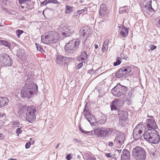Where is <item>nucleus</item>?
<instances>
[{
  "label": "nucleus",
  "instance_id": "45",
  "mask_svg": "<svg viewBox=\"0 0 160 160\" xmlns=\"http://www.w3.org/2000/svg\"><path fill=\"white\" fill-rule=\"evenodd\" d=\"M150 49L151 50H153L156 48V47L154 45H151L150 47Z\"/></svg>",
  "mask_w": 160,
  "mask_h": 160
},
{
  "label": "nucleus",
  "instance_id": "49",
  "mask_svg": "<svg viewBox=\"0 0 160 160\" xmlns=\"http://www.w3.org/2000/svg\"><path fill=\"white\" fill-rule=\"evenodd\" d=\"M5 115V113H0V118H2L4 117V116Z\"/></svg>",
  "mask_w": 160,
  "mask_h": 160
},
{
  "label": "nucleus",
  "instance_id": "46",
  "mask_svg": "<svg viewBox=\"0 0 160 160\" xmlns=\"http://www.w3.org/2000/svg\"><path fill=\"white\" fill-rule=\"evenodd\" d=\"M82 65H83V63L82 62L79 63L78 64V65L77 67V68L78 69H80L81 67H82Z\"/></svg>",
  "mask_w": 160,
  "mask_h": 160
},
{
  "label": "nucleus",
  "instance_id": "9",
  "mask_svg": "<svg viewBox=\"0 0 160 160\" xmlns=\"http://www.w3.org/2000/svg\"><path fill=\"white\" fill-rule=\"evenodd\" d=\"M118 118L119 119V125L123 126L128 118V112L124 111H119L118 113Z\"/></svg>",
  "mask_w": 160,
  "mask_h": 160
},
{
  "label": "nucleus",
  "instance_id": "13",
  "mask_svg": "<svg viewBox=\"0 0 160 160\" xmlns=\"http://www.w3.org/2000/svg\"><path fill=\"white\" fill-rule=\"evenodd\" d=\"M120 30L119 34L123 37H126L128 35V28H126L124 25L122 27H119Z\"/></svg>",
  "mask_w": 160,
  "mask_h": 160
},
{
  "label": "nucleus",
  "instance_id": "19",
  "mask_svg": "<svg viewBox=\"0 0 160 160\" xmlns=\"http://www.w3.org/2000/svg\"><path fill=\"white\" fill-rule=\"evenodd\" d=\"M94 134L98 136L102 137L106 136L108 131H93Z\"/></svg>",
  "mask_w": 160,
  "mask_h": 160
},
{
  "label": "nucleus",
  "instance_id": "5",
  "mask_svg": "<svg viewBox=\"0 0 160 160\" xmlns=\"http://www.w3.org/2000/svg\"><path fill=\"white\" fill-rule=\"evenodd\" d=\"M23 109L27 111L25 117L27 121L31 123L34 121L36 119V108L33 106H31L24 107Z\"/></svg>",
  "mask_w": 160,
  "mask_h": 160
},
{
  "label": "nucleus",
  "instance_id": "7",
  "mask_svg": "<svg viewBox=\"0 0 160 160\" xmlns=\"http://www.w3.org/2000/svg\"><path fill=\"white\" fill-rule=\"evenodd\" d=\"M127 90V87L121 85L120 83H118L112 89L111 92L115 96L120 97L124 95Z\"/></svg>",
  "mask_w": 160,
  "mask_h": 160
},
{
  "label": "nucleus",
  "instance_id": "1",
  "mask_svg": "<svg viewBox=\"0 0 160 160\" xmlns=\"http://www.w3.org/2000/svg\"><path fill=\"white\" fill-rule=\"evenodd\" d=\"M59 34L56 32L51 31L44 34L42 37V42L46 44L58 43L59 41Z\"/></svg>",
  "mask_w": 160,
  "mask_h": 160
},
{
  "label": "nucleus",
  "instance_id": "27",
  "mask_svg": "<svg viewBox=\"0 0 160 160\" xmlns=\"http://www.w3.org/2000/svg\"><path fill=\"white\" fill-rule=\"evenodd\" d=\"M152 1L151 0H145L144 2V4L145 7H147L149 8L151 7Z\"/></svg>",
  "mask_w": 160,
  "mask_h": 160
},
{
  "label": "nucleus",
  "instance_id": "40",
  "mask_svg": "<svg viewBox=\"0 0 160 160\" xmlns=\"http://www.w3.org/2000/svg\"><path fill=\"white\" fill-rule=\"evenodd\" d=\"M116 106H117L116 105H115L114 104H112L111 105V110H113L116 109Z\"/></svg>",
  "mask_w": 160,
  "mask_h": 160
},
{
  "label": "nucleus",
  "instance_id": "47",
  "mask_svg": "<svg viewBox=\"0 0 160 160\" xmlns=\"http://www.w3.org/2000/svg\"><path fill=\"white\" fill-rule=\"evenodd\" d=\"M121 149H120V150L116 149L115 150V152L116 153H118V154H119L121 153Z\"/></svg>",
  "mask_w": 160,
  "mask_h": 160
},
{
  "label": "nucleus",
  "instance_id": "55",
  "mask_svg": "<svg viewBox=\"0 0 160 160\" xmlns=\"http://www.w3.org/2000/svg\"><path fill=\"white\" fill-rule=\"evenodd\" d=\"M3 137V135L2 134L0 133V139H2Z\"/></svg>",
  "mask_w": 160,
  "mask_h": 160
},
{
  "label": "nucleus",
  "instance_id": "36",
  "mask_svg": "<svg viewBox=\"0 0 160 160\" xmlns=\"http://www.w3.org/2000/svg\"><path fill=\"white\" fill-rule=\"evenodd\" d=\"M120 101L118 99L115 100L113 101L112 102V104H114L116 106L118 105L119 104Z\"/></svg>",
  "mask_w": 160,
  "mask_h": 160
},
{
  "label": "nucleus",
  "instance_id": "29",
  "mask_svg": "<svg viewBox=\"0 0 160 160\" xmlns=\"http://www.w3.org/2000/svg\"><path fill=\"white\" fill-rule=\"evenodd\" d=\"M146 128L145 126L144 125L142 124H139L136 126L134 130L135 129H137L138 130H143L145 129Z\"/></svg>",
  "mask_w": 160,
  "mask_h": 160
},
{
  "label": "nucleus",
  "instance_id": "25",
  "mask_svg": "<svg viewBox=\"0 0 160 160\" xmlns=\"http://www.w3.org/2000/svg\"><path fill=\"white\" fill-rule=\"evenodd\" d=\"M28 5L27 3H24L21 4L20 8L22 11H26L28 9Z\"/></svg>",
  "mask_w": 160,
  "mask_h": 160
},
{
  "label": "nucleus",
  "instance_id": "41",
  "mask_svg": "<svg viewBox=\"0 0 160 160\" xmlns=\"http://www.w3.org/2000/svg\"><path fill=\"white\" fill-rule=\"evenodd\" d=\"M19 1V3L20 4H22L26 2H28L29 1H30L31 0H18Z\"/></svg>",
  "mask_w": 160,
  "mask_h": 160
},
{
  "label": "nucleus",
  "instance_id": "24",
  "mask_svg": "<svg viewBox=\"0 0 160 160\" xmlns=\"http://www.w3.org/2000/svg\"><path fill=\"white\" fill-rule=\"evenodd\" d=\"M72 7L70 6L66 5L65 6V12L66 14H68L73 11Z\"/></svg>",
  "mask_w": 160,
  "mask_h": 160
},
{
  "label": "nucleus",
  "instance_id": "22",
  "mask_svg": "<svg viewBox=\"0 0 160 160\" xmlns=\"http://www.w3.org/2000/svg\"><path fill=\"white\" fill-rule=\"evenodd\" d=\"M87 54L86 52L84 51L82 52L80 56L78 57L77 59L79 61H81L87 59Z\"/></svg>",
  "mask_w": 160,
  "mask_h": 160
},
{
  "label": "nucleus",
  "instance_id": "11",
  "mask_svg": "<svg viewBox=\"0 0 160 160\" xmlns=\"http://www.w3.org/2000/svg\"><path fill=\"white\" fill-rule=\"evenodd\" d=\"M0 61L6 66H10L12 63V61L10 56L6 54H3L0 56Z\"/></svg>",
  "mask_w": 160,
  "mask_h": 160
},
{
  "label": "nucleus",
  "instance_id": "28",
  "mask_svg": "<svg viewBox=\"0 0 160 160\" xmlns=\"http://www.w3.org/2000/svg\"><path fill=\"white\" fill-rule=\"evenodd\" d=\"M123 68L125 72H126V74L130 73L132 70V68L130 66L123 67Z\"/></svg>",
  "mask_w": 160,
  "mask_h": 160
},
{
  "label": "nucleus",
  "instance_id": "54",
  "mask_svg": "<svg viewBox=\"0 0 160 160\" xmlns=\"http://www.w3.org/2000/svg\"><path fill=\"white\" fill-rule=\"evenodd\" d=\"M22 132V131H16V132L17 134H18V136L19 134L21 133Z\"/></svg>",
  "mask_w": 160,
  "mask_h": 160
},
{
  "label": "nucleus",
  "instance_id": "51",
  "mask_svg": "<svg viewBox=\"0 0 160 160\" xmlns=\"http://www.w3.org/2000/svg\"><path fill=\"white\" fill-rule=\"evenodd\" d=\"M108 145L110 146H112L113 145V143L112 142H108Z\"/></svg>",
  "mask_w": 160,
  "mask_h": 160
},
{
  "label": "nucleus",
  "instance_id": "23",
  "mask_svg": "<svg viewBox=\"0 0 160 160\" xmlns=\"http://www.w3.org/2000/svg\"><path fill=\"white\" fill-rule=\"evenodd\" d=\"M80 35L83 37H85L87 39L90 36V32L88 29H83L81 30Z\"/></svg>",
  "mask_w": 160,
  "mask_h": 160
},
{
  "label": "nucleus",
  "instance_id": "42",
  "mask_svg": "<svg viewBox=\"0 0 160 160\" xmlns=\"http://www.w3.org/2000/svg\"><path fill=\"white\" fill-rule=\"evenodd\" d=\"M48 4L46 0H44L43 2L41 3V6H44Z\"/></svg>",
  "mask_w": 160,
  "mask_h": 160
},
{
  "label": "nucleus",
  "instance_id": "20",
  "mask_svg": "<svg viewBox=\"0 0 160 160\" xmlns=\"http://www.w3.org/2000/svg\"><path fill=\"white\" fill-rule=\"evenodd\" d=\"M109 42L108 39H106L104 41L102 49V51L103 52H106L107 51L108 49Z\"/></svg>",
  "mask_w": 160,
  "mask_h": 160
},
{
  "label": "nucleus",
  "instance_id": "33",
  "mask_svg": "<svg viewBox=\"0 0 160 160\" xmlns=\"http://www.w3.org/2000/svg\"><path fill=\"white\" fill-rule=\"evenodd\" d=\"M23 32V31L22 30L18 29L16 31V33L17 36L19 38L20 35Z\"/></svg>",
  "mask_w": 160,
  "mask_h": 160
},
{
  "label": "nucleus",
  "instance_id": "32",
  "mask_svg": "<svg viewBox=\"0 0 160 160\" xmlns=\"http://www.w3.org/2000/svg\"><path fill=\"white\" fill-rule=\"evenodd\" d=\"M1 43L3 45H4V46L6 47H10V44L6 41L2 40L1 41Z\"/></svg>",
  "mask_w": 160,
  "mask_h": 160
},
{
  "label": "nucleus",
  "instance_id": "53",
  "mask_svg": "<svg viewBox=\"0 0 160 160\" xmlns=\"http://www.w3.org/2000/svg\"><path fill=\"white\" fill-rule=\"evenodd\" d=\"M111 154H110V153H107L106 154V156L107 157L111 158Z\"/></svg>",
  "mask_w": 160,
  "mask_h": 160
},
{
  "label": "nucleus",
  "instance_id": "62",
  "mask_svg": "<svg viewBox=\"0 0 160 160\" xmlns=\"http://www.w3.org/2000/svg\"><path fill=\"white\" fill-rule=\"evenodd\" d=\"M158 22L159 24H160V18L158 20Z\"/></svg>",
  "mask_w": 160,
  "mask_h": 160
},
{
  "label": "nucleus",
  "instance_id": "43",
  "mask_svg": "<svg viewBox=\"0 0 160 160\" xmlns=\"http://www.w3.org/2000/svg\"><path fill=\"white\" fill-rule=\"evenodd\" d=\"M31 145V142H28L25 145V148L28 149L30 148Z\"/></svg>",
  "mask_w": 160,
  "mask_h": 160
},
{
  "label": "nucleus",
  "instance_id": "63",
  "mask_svg": "<svg viewBox=\"0 0 160 160\" xmlns=\"http://www.w3.org/2000/svg\"><path fill=\"white\" fill-rule=\"evenodd\" d=\"M20 128H17L16 129V130H20Z\"/></svg>",
  "mask_w": 160,
  "mask_h": 160
},
{
  "label": "nucleus",
  "instance_id": "60",
  "mask_svg": "<svg viewBox=\"0 0 160 160\" xmlns=\"http://www.w3.org/2000/svg\"><path fill=\"white\" fill-rule=\"evenodd\" d=\"M125 8H128V7L125 6V7H123V8H122V9L123 10H124V8L125 9Z\"/></svg>",
  "mask_w": 160,
  "mask_h": 160
},
{
  "label": "nucleus",
  "instance_id": "35",
  "mask_svg": "<svg viewBox=\"0 0 160 160\" xmlns=\"http://www.w3.org/2000/svg\"><path fill=\"white\" fill-rule=\"evenodd\" d=\"M19 123L18 122H12V127L13 129H15V128H18V127Z\"/></svg>",
  "mask_w": 160,
  "mask_h": 160
},
{
  "label": "nucleus",
  "instance_id": "21",
  "mask_svg": "<svg viewBox=\"0 0 160 160\" xmlns=\"http://www.w3.org/2000/svg\"><path fill=\"white\" fill-rule=\"evenodd\" d=\"M126 72L123 70V68L120 69L116 73V76L118 78H120L125 75Z\"/></svg>",
  "mask_w": 160,
  "mask_h": 160
},
{
  "label": "nucleus",
  "instance_id": "15",
  "mask_svg": "<svg viewBox=\"0 0 160 160\" xmlns=\"http://www.w3.org/2000/svg\"><path fill=\"white\" fill-rule=\"evenodd\" d=\"M130 155L129 152L127 149H124L121 155V160H130Z\"/></svg>",
  "mask_w": 160,
  "mask_h": 160
},
{
  "label": "nucleus",
  "instance_id": "18",
  "mask_svg": "<svg viewBox=\"0 0 160 160\" xmlns=\"http://www.w3.org/2000/svg\"><path fill=\"white\" fill-rule=\"evenodd\" d=\"M60 28H61L63 31H65V32H62V35L63 37H66L68 35V30H69V27H68L67 25L64 24H62L60 26Z\"/></svg>",
  "mask_w": 160,
  "mask_h": 160
},
{
  "label": "nucleus",
  "instance_id": "50",
  "mask_svg": "<svg viewBox=\"0 0 160 160\" xmlns=\"http://www.w3.org/2000/svg\"><path fill=\"white\" fill-rule=\"evenodd\" d=\"M73 141L75 142H77L78 143H79L80 142V141L77 139H74L73 140Z\"/></svg>",
  "mask_w": 160,
  "mask_h": 160
},
{
  "label": "nucleus",
  "instance_id": "14",
  "mask_svg": "<svg viewBox=\"0 0 160 160\" xmlns=\"http://www.w3.org/2000/svg\"><path fill=\"white\" fill-rule=\"evenodd\" d=\"M107 7L104 4H102L100 7L99 13L102 17H104L107 15Z\"/></svg>",
  "mask_w": 160,
  "mask_h": 160
},
{
  "label": "nucleus",
  "instance_id": "58",
  "mask_svg": "<svg viewBox=\"0 0 160 160\" xmlns=\"http://www.w3.org/2000/svg\"><path fill=\"white\" fill-rule=\"evenodd\" d=\"M93 71V70H92L91 69V70H89V71H88V73H90H90H91L92 71Z\"/></svg>",
  "mask_w": 160,
  "mask_h": 160
},
{
  "label": "nucleus",
  "instance_id": "39",
  "mask_svg": "<svg viewBox=\"0 0 160 160\" xmlns=\"http://www.w3.org/2000/svg\"><path fill=\"white\" fill-rule=\"evenodd\" d=\"M36 45L37 49L39 51H41L42 49L41 46L38 44L36 43Z\"/></svg>",
  "mask_w": 160,
  "mask_h": 160
},
{
  "label": "nucleus",
  "instance_id": "44",
  "mask_svg": "<svg viewBox=\"0 0 160 160\" xmlns=\"http://www.w3.org/2000/svg\"><path fill=\"white\" fill-rule=\"evenodd\" d=\"M71 154H69L66 157V158L68 160H70L72 158Z\"/></svg>",
  "mask_w": 160,
  "mask_h": 160
},
{
  "label": "nucleus",
  "instance_id": "6",
  "mask_svg": "<svg viewBox=\"0 0 160 160\" xmlns=\"http://www.w3.org/2000/svg\"><path fill=\"white\" fill-rule=\"evenodd\" d=\"M80 41L78 39H74L70 40L66 45L65 50L67 52L77 50L78 48Z\"/></svg>",
  "mask_w": 160,
  "mask_h": 160
},
{
  "label": "nucleus",
  "instance_id": "10",
  "mask_svg": "<svg viewBox=\"0 0 160 160\" xmlns=\"http://www.w3.org/2000/svg\"><path fill=\"white\" fill-rule=\"evenodd\" d=\"M84 113L85 117L91 124L92 125L96 122V119L95 117L91 115L90 111L88 110L86 108H84Z\"/></svg>",
  "mask_w": 160,
  "mask_h": 160
},
{
  "label": "nucleus",
  "instance_id": "12",
  "mask_svg": "<svg viewBox=\"0 0 160 160\" xmlns=\"http://www.w3.org/2000/svg\"><path fill=\"white\" fill-rule=\"evenodd\" d=\"M148 117L151 118L152 119H147L146 120L147 127L148 129V130H151L152 129H156L157 126L153 119L152 116H148Z\"/></svg>",
  "mask_w": 160,
  "mask_h": 160
},
{
  "label": "nucleus",
  "instance_id": "57",
  "mask_svg": "<svg viewBox=\"0 0 160 160\" xmlns=\"http://www.w3.org/2000/svg\"><path fill=\"white\" fill-rule=\"evenodd\" d=\"M60 145V143H58V144H57V145L56 146V147H55V148H56V149L58 148V147H59V146Z\"/></svg>",
  "mask_w": 160,
  "mask_h": 160
},
{
  "label": "nucleus",
  "instance_id": "30",
  "mask_svg": "<svg viewBox=\"0 0 160 160\" xmlns=\"http://www.w3.org/2000/svg\"><path fill=\"white\" fill-rule=\"evenodd\" d=\"M122 60L121 58L120 57H117V60L116 62H114L113 64V65L114 66H116L117 65H119L121 63V60Z\"/></svg>",
  "mask_w": 160,
  "mask_h": 160
},
{
  "label": "nucleus",
  "instance_id": "52",
  "mask_svg": "<svg viewBox=\"0 0 160 160\" xmlns=\"http://www.w3.org/2000/svg\"><path fill=\"white\" fill-rule=\"evenodd\" d=\"M30 140L31 141L30 142H31V144H34V143L35 142L34 140H32V138H30Z\"/></svg>",
  "mask_w": 160,
  "mask_h": 160
},
{
  "label": "nucleus",
  "instance_id": "38",
  "mask_svg": "<svg viewBox=\"0 0 160 160\" xmlns=\"http://www.w3.org/2000/svg\"><path fill=\"white\" fill-rule=\"evenodd\" d=\"M96 158L95 157L88 156L87 158V160H96Z\"/></svg>",
  "mask_w": 160,
  "mask_h": 160
},
{
  "label": "nucleus",
  "instance_id": "26",
  "mask_svg": "<svg viewBox=\"0 0 160 160\" xmlns=\"http://www.w3.org/2000/svg\"><path fill=\"white\" fill-rule=\"evenodd\" d=\"M64 59V57L61 55H58L56 58V62L57 64H60Z\"/></svg>",
  "mask_w": 160,
  "mask_h": 160
},
{
  "label": "nucleus",
  "instance_id": "48",
  "mask_svg": "<svg viewBox=\"0 0 160 160\" xmlns=\"http://www.w3.org/2000/svg\"><path fill=\"white\" fill-rule=\"evenodd\" d=\"M52 2L56 4H59V2L57 0H52Z\"/></svg>",
  "mask_w": 160,
  "mask_h": 160
},
{
  "label": "nucleus",
  "instance_id": "59",
  "mask_svg": "<svg viewBox=\"0 0 160 160\" xmlns=\"http://www.w3.org/2000/svg\"><path fill=\"white\" fill-rule=\"evenodd\" d=\"M95 48L96 49H97L98 48V46L97 44H95Z\"/></svg>",
  "mask_w": 160,
  "mask_h": 160
},
{
  "label": "nucleus",
  "instance_id": "16",
  "mask_svg": "<svg viewBox=\"0 0 160 160\" xmlns=\"http://www.w3.org/2000/svg\"><path fill=\"white\" fill-rule=\"evenodd\" d=\"M9 102L8 98L6 97H0V108L7 106Z\"/></svg>",
  "mask_w": 160,
  "mask_h": 160
},
{
  "label": "nucleus",
  "instance_id": "3",
  "mask_svg": "<svg viewBox=\"0 0 160 160\" xmlns=\"http://www.w3.org/2000/svg\"><path fill=\"white\" fill-rule=\"evenodd\" d=\"M33 87H36L37 91H38V87L35 83H31L28 84L25 83L23 88L21 90L20 93V96L22 98H31L32 95L33 94V91L29 90L32 89Z\"/></svg>",
  "mask_w": 160,
  "mask_h": 160
},
{
  "label": "nucleus",
  "instance_id": "8",
  "mask_svg": "<svg viewBox=\"0 0 160 160\" xmlns=\"http://www.w3.org/2000/svg\"><path fill=\"white\" fill-rule=\"evenodd\" d=\"M127 134L126 132L120 133L117 135L114 140L115 144L118 147L121 146L124 142Z\"/></svg>",
  "mask_w": 160,
  "mask_h": 160
},
{
  "label": "nucleus",
  "instance_id": "61",
  "mask_svg": "<svg viewBox=\"0 0 160 160\" xmlns=\"http://www.w3.org/2000/svg\"><path fill=\"white\" fill-rule=\"evenodd\" d=\"M8 160H17L16 159H15L11 158V159H9Z\"/></svg>",
  "mask_w": 160,
  "mask_h": 160
},
{
  "label": "nucleus",
  "instance_id": "31",
  "mask_svg": "<svg viewBox=\"0 0 160 160\" xmlns=\"http://www.w3.org/2000/svg\"><path fill=\"white\" fill-rule=\"evenodd\" d=\"M81 132L86 134L87 135H91L92 134V131H81Z\"/></svg>",
  "mask_w": 160,
  "mask_h": 160
},
{
  "label": "nucleus",
  "instance_id": "17",
  "mask_svg": "<svg viewBox=\"0 0 160 160\" xmlns=\"http://www.w3.org/2000/svg\"><path fill=\"white\" fill-rule=\"evenodd\" d=\"M142 131H133V137L135 140L140 138L142 136Z\"/></svg>",
  "mask_w": 160,
  "mask_h": 160
},
{
  "label": "nucleus",
  "instance_id": "2",
  "mask_svg": "<svg viewBox=\"0 0 160 160\" xmlns=\"http://www.w3.org/2000/svg\"><path fill=\"white\" fill-rule=\"evenodd\" d=\"M146 131L143 135V138L146 141L155 144H157L160 140V137L157 131Z\"/></svg>",
  "mask_w": 160,
  "mask_h": 160
},
{
  "label": "nucleus",
  "instance_id": "37",
  "mask_svg": "<svg viewBox=\"0 0 160 160\" xmlns=\"http://www.w3.org/2000/svg\"><path fill=\"white\" fill-rule=\"evenodd\" d=\"M86 8H84L83 9L78 10L77 12L79 13V14H81L84 12L86 11Z\"/></svg>",
  "mask_w": 160,
  "mask_h": 160
},
{
  "label": "nucleus",
  "instance_id": "4",
  "mask_svg": "<svg viewBox=\"0 0 160 160\" xmlns=\"http://www.w3.org/2000/svg\"><path fill=\"white\" fill-rule=\"evenodd\" d=\"M132 155L137 160H145L146 157V153L142 148L137 146L132 150Z\"/></svg>",
  "mask_w": 160,
  "mask_h": 160
},
{
  "label": "nucleus",
  "instance_id": "64",
  "mask_svg": "<svg viewBox=\"0 0 160 160\" xmlns=\"http://www.w3.org/2000/svg\"><path fill=\"white\" fill-rule=\"evenodd\" d=\"M3 25H0V27H3Z\"/></svg>",
  "mask_w": 160,
  "mask_h": 160
},
{
  "label": "nucleus",
  "instance_id": "56",
  "mask_svg": "<svg viewBox=\"0 0 160 160\" xmlns=\"http://www.w3.org/2000/svg\"><path fill=\"white\" fill-rule=\"evenodd\" d=\"M47 2V3H52V0H46Z\"/></svg>",
  "mask_w": 160,
  "mask_h": 160
},
{
  "label": "nucleus",
  "instance_id": "34",
  "mask_svg": "<svg viewBox=\"0 0 160 160\" xmlns=\"http://www.w3.org/2000/svg\"><path fill=\"white\" fill-rule=\"evenodd\" d=\"M106 120V119L105 117H102L99 120L100 123H104Z\"/></svg>",
  "mask_w": 160,
  "mask_h": 160
}]
</instances>
